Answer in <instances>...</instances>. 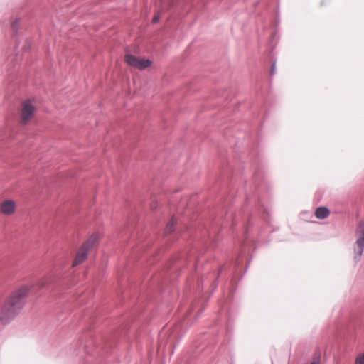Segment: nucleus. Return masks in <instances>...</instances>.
Wrapping results in <instances>:
<instances>
[{"mask_svg": "<svg viewBox=\"0 0 364 364\" xmlns=\"http://www.w3.org/2000/svg\"><path fill=\"white\" fill-rule=\"evenodd\" d=\"M249 264H250V261L248 262V264H247V267H246V269H247ZM245 270H247V269H245ZM245 273H246V271H244V273H243V274L242 275V277H243V275H244Z\"/></svg>", "mask_w": 364, "mask_h": 364, "instance_id": "nucleus-23", "label": "nucleus"}, {"mask_svg": "<svg viewBox=\"0 0 364 364\" xmlns=\"http://www.w3.org/2000/svg\"><path fill=\"white\" fill-rule=\"evenodd\" d=\"M232 364H235V363L232 362Z\"/></svg>", "mask_w": 364, "mask_h": 364, "instance_id": "nucleus-25", "label": "nucleus"}, {"mask_svg": "<svg viewBox=\"0 0 364 364\" xmlns=\"http://www.w3.org/2000/svg\"><path fill=\"white\" fill-rule=\"evenodd\" d=\"M30 289L27 286L14 291L4 302L0 315L2 324L9 323L23 309L29 294Z\"/></svg>", "mask_w": 364, "mask_h": 364, "instance_id": "nucleus-2", "label": "nucleus"}, {"mask_svg": "<svg viewBox=\"0 0 364 364\" xmlns=\"http://www.w3.org/2000/svg\"><path fill=\"white\" fill-rule=\"evenodd\" d=\"M360 232H362L363 234V236L362 237H364V225L363 226H360Z\"/></svg>", "mask_w": 364, "mask_h": 364, "instance_id": "nucleus-22", "label": "nucleus"}, {"mask_svg": "<svg viewBox=\"0 0 364 364\" xmlns=\"http://www.w3.org/2000/svg\"><path fill=\"white\" fill-rule=\"evenodd\" d=\"M125 60L129 65L141 70H145L151 65V61L149 59L140 58L132 54L127 55Z\"/></svg>", "mask_w": 364, "mask_h": 364, "instance_id": "nucleus-3", "label": "nucleus"}, {"mask_svg": "<svg viewBox=\"0 0 364 364\" xmlns=\"http://www.w3.org/2000/svg\"><path fill=\"white\" fill-rule=\"evenodd\" d=\"M177 223V220L174 216H172L170 220L166 224L164 229V235L166 236L173 233L175 231V225Z\"/></svg>", "mask_w": 364, "mask_h": 364, "instance_id": "nucleus-9", "label": "nucleus"}, {"mask_svg": "<svg viewBox=\"0 0 364 364\" xmlns=\"http://www.w3.org/2000/svg\"><path fill=\"white\" fill-rule=\"evenodd\" d=\"M85 352L88 354L92 353L91 351H90L89 348L87 344L85 345Z\"/></svg>", "mask_w": 364, "mask_h": 364, "instance_id": "nucleus-21", "label": "nucleus"}, {"mask_svg": "<svg viewBox=\"0 0 364 364\" xmlns=\"http://www.w3.org/2000/svg\"><path fill=\"white\" fill-rule=\"evenodd\" d=\"M276 74V60H274L271 65L270 75H274Z\"/></svg>", "mask_w": 364, "mask_h": 364, "instance_id": "nucleus-14", "label": "nucleus"}, {"mask_svg": "<svg viewBox=\"0 0 364 364\" xmlns=\"http://www.w3.org/2000/svg\"><path fill=\"white\" fill-rule=\"evenodd\" d=\"M207 231H208V234H210V235L211 234L210 230H208Z\"/></svg>", "mask_w": 364, "mask_h": 364, "instance_id": "nucleus-24", "label": "nucleus"}, {"mask_svg": "<svg viewBox=\"0 0 364 364\" xmlns=\"http://www.w3.org/2000/svg\"><path fill=\"white\" fill-rule=\"evenodd\" d=\"M88 252L87 247L85 248L82 246L73 260V267H76L82 263L87 259Z\"/></svg>", "mask_w": 364, "mask_h": 364, "instance_id": "nucleus-5", "label": "nucleus"}, {"mask_svg": "<svg viewBox=\"0 0 364 364\" xmlns=\"http://www.w3.org/2000/svg\"><path fill=\"white\" fill-rule=\"evenodd\" d=\"M39 284L41 288H43L48 285V283L46 281H40Z\"/></svg>", "mask_w": 364, "mask_h": 364, "instance_id": "nucleus-18", "label": "nucleus"}, {"mask_svg": "<svg viewBox=\"0 0 364 364\" xmlns=\"http://www.w3.org/2000/svg\"><path fill=\"white\" fill-rule=\"evenodd\" d=\"M241 262H242L240 258H237V260L235 262V266L236 269L240 265Z\"/></svg>", "mask_w": 364, "mask_h": 364, "instance_id": "nucleus-19", "label": "nucleus"}, {"mask_svg": "<svg viewBox=\"0 0 364 364\" xmlns=\"http://www.w3.org/2000/svg\"><path fill=\"white\" fill-rule=\"evenodd\" d=\"M159 21H160V17H159V16H154V18H153V19H152V23H153L154 24H156V23H157L158 22H159Z\"/></svg>", "mask_w": 364, "mask_h": 364, "instance_id": "nucleus-16", "label": "nucleus"}, {"mask_svg": "<svg viewBox=\"0 0 364 364\" xmlns=\"http://www.w3.org/2000/svg\"><path fill=\"white\" fill-rule=\"evenodd\" d=\"M200 283H201V289H203V287H204L205 285H206V284H207V283H208V279H203V280L200 282Z\"/></svg>", "mask_w": 364, "mask_h": 364, "instance_id": "nucleus-20", "label": "nucleus"}, {"mask_svg": "<svg viewBox=\"0 0 364 364\" xmlns=\"http://www.w3.org/2000/svg\"><path fill=\"white\" fill-rule=\"evenodd\" d=\"M30 46H31L30 41H27L26 45H25L23 46L24 51L26 52L27 50H28L30 49Z\"/></svg>", "mask_w": 364, "mask_h": 364, "instance_id": "nucleus-17", "label": "nucleus"}, {"mask_svg": "<svg viewBox=\"0 0 364 364\" xmlns=\"http://www.w3.org/2000/svg\"><path fill=\"white\" fill-rule=\"evenodd\" d=\"M356 243L358 245V247L355 249V259L356 261L359 260L360 259V257L363 252V247H364V237H360L357 241Z\"/></svg>", "mask_w": 364, "mask_h": 364, "instance_id": "nucleus-8", "label": "nucleus"}, {"mask_svg": "<svg viewBox=\"0 0 364 364\" xmlns=\"http://www.w3.org/2000/svg\"><path fill=\"white\" fill-rule=\"evenodd\" d=\"M35 112V107L30 100L23 103L21 112V122L26 124L32 117Z\"/></svg>", "mask_w": 364, "mask_h": 364, "instance_id": "nucleus-4", "label": "nucleus"}, {"mask_svg": "<svg viewBox=\"0 0 364 364\" xmlns=\"http://www.w3.org/2000/svg\"><path fill=\"white\" fill-rule=\"evenodd\" d=\"M98 240V237L96 235H91L82 245L83 247H87V250L90 249L95 245Z\"/></svg>", "mask_w": 364, "mask_h": 364, "instance_id": "nucleus-11", "label": "nucleus"}, {"mask_svg": "<svg viewBox=\"0 0 364 364\" xmlns=\"http://www.w3.org/2000/svg\"><path fill=\"white\" fill-rule=\"evenodd\" d=\"M18 24H19L18 18L15 19L11 23V28L15 34H17L18 33Z\"/></svg>", "mask_w": 364, "mask_h": 364, "instance_id": "nucleus-12", "label": "nucleus"}, {"mask_svg": "<svg viewBox=\"0 0 364 364\" xmlns=\"http://www.w3.org/2000/svg\"><path fill=\"white\" fill-rule=\"evenodd\" d=\"M226 269V265L225 264H223L220 267V268L219 269L218 272L216 273V274H213V281L211 282V284H210V286L212 287V291H213L218 287V277L220 274V273L222 272H223L224 270Z\"/></svg>", "mask_w": 364, "mask_h": 364, "instance_id": "nucleus-10", "label": "nucleus"}, {"mask_svg": "<svg viewBox=\"0 0 364 364\" xmlns=\"http://www.w3.org/2000/svg\"><path fill=\"white\" fill-rule=\"evenodd\" d=\"M265 178L259 168L255 171L252 180L249 183L247 186L246 191V204L247 205L254 203L256 205L255 210H252L251 215L248 218L246 227V233H248L250 227L252 225L253 215L257 212L258 214L262 218L263 220H267L264 214L268 216L269 211L262 200L261 194L263 190V186L265 183Z\"/></svg>", "mask_w": 364, "mask_h": 364, "instance_id": "nucleus-1", "label": "nucleus"}, {"mask_svg": "<svg viewBox=\"0 0 364 364\" xmlns=\"http://www.w3.org/2000/svg\"><path fill=\"white\" fill-rule=\"evenodd\" d=\"M330 210L326 206L318 207L315 210V216L316 218L323 220L327 218L330 215Z\"/></svg>", "mask_w": 364, "mask_h": 364, "instance_id": "nucleus-7", "label": "nucleus"}, {"mask_svg": "<svg viewBox=\"0 0 364 364\" xmlns=\"http://www.w3.org/2000/svg\"><path fill=\"white\" fill-rule=\"evenodd\" d=\"M158 207V203L156 201H154L151 204V208L153 211L156 210Z\"/></svg>", "mask_w": 364, "mask_h": 364, "instance_id": "nucleus-15", "label": "nucleus"}, {"mask_svg": "<svg viewBox=\"0 0 364 364\" xmlns=\"http://www.w3.org/2000/svg\"><path fill=\"white\" fill-rule=\"evenodd\" d=\"M355 364H364V352L357 356Z\"/></svg>", "mask_w": 364, "mask_h": 364, "instance_id": "nucleus-13", "label": "nucleus"}, {"mask_svg": "<svg viewBox=\"0 0 364 364\" xmlns=\"http://www.w3.org/2000/svg\"><path fill=\"white\" fill-rule=\"evenodd\" d=\"M15 210V203L11 200L4 201L1 206V211L6 215H11Z\"/></svg>", "mask_w": 364, "mask_h": 364, "instance_id": "nucleus-6", "label": "nucleus"}]
</instances>
